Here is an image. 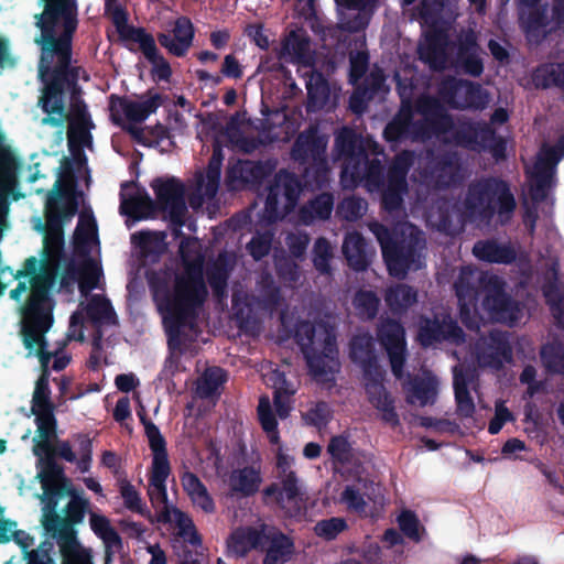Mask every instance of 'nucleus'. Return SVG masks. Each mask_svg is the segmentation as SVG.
I'll list each match as a JSON object with an SVG mask.
<instances>
[{
  "label": "nucleus",
  "mask_w": 564,
  "mask_h": 564,
  "mask_svg": "<svg viewBox=\"0 0 564 564\" xmlns=\"http://www.w3.org/2000/svg\"><path fill=\"white\" fill-rule=\"evenodd\" d=\"M50 305L44 303L41 311V317L37 319L34 314V305L31 306L26 315L24 345L30 354L40 358L43 366V372L35 382L32 398L31 411L35 415L37 434L34 438V454L39 457L37 478L41 481L44 502L54 495L66 494L77 498L78 494L73 488L70 481L63 475L62 469L53 460L54 448L52 438L55 435V417L53 414V404L51 402V391L48 388V355L44 352L43 330L50 324Z\"/></svg>",
  "instance_id": "nucleus-1"
},
{
  "label": "nucleus",
  "mask_w": 564,
  "mask_h": 564,
  "mask_svg": "<svg viewBox=\"0 0 564 564\" xmlns=\"http://www.w3.org/2000/svg\"><path fill=\"white\" fill-rule=\"evenodd\" d=\"M77 209V194L74 191V177L68 166H63L54 188L52 189L45 206L46 229L44 236L43 259L41 260L40 272L36 273V260L30 259L25 263V273L34 274L31 279V295L28 305L23 312V337L25 336L26 315L34 305V314L37 319L41 317V311L44 303L50 305V324L43 330L45 334L52 325L53 304L47 296V288L53 281L57 261L62 249V224L74 216ZM43 336L44 352L48 355V360L54 357L53 368L62 370L66 367L69 359L65 355L57 356L48 349V344Z\"/></svg>",
  "instance_id": "nucleus-2"
},
{
  "label": "nucleus",
  "mask_w": 564,
  "mask_h": 564,
  "mask_svg": "<svg viewBox=\"0 0 564 564\" xmlns=\"http://www.w3.org/2000/svg\"><path fill=\"white\" fill-rule=\"evenodd\" d=\"M206 295L200 264H188L182 274L158 275L153 281V296L170 333L172 346L177 344L178 328L193 307Z\"/></svg>",
  "instance_id": "nucleus-3"
},
{
  "label": "nucleus",
  "mask_w": 564,
  "mask_h": 564,
  "mask_svg": "<svg viewBox=\"0 0 564 564\" xmlns=\"http://www.w3.org/2000/svg\"><path fill=\"white\" fill-rule=\"evenodd\" d=\"M44 1L46 8L37 21L42 35L36 42L43 50L40 67H51L55 57L56 67H67L70 37L77 24L75 0Z\"/></svg>",
  "instance_id": "nucleus-4"
},
{
  "label": "nucleus",
  "mask_w": 564,
  "mask_h": 564,
  "mask_svg": "<svg viewBox=\"0 0 564 564\" xmlns=\"http://www.w3.org/2000/svg\"><path fill=\"white\" fill-rule=\"evenodd\" d=\"M145 434L152 452L151 477L149 496L154 505H162L161 518L178 528V533L189 542H197V535L193 521L181 510L166 505L165 481L171 473L170 463L165 449V442L158 427L150 422L144 423Z\"/></svg>",
  "instance_id": "nucleus-5"
},
{
  "label": "nucleus",
  "mask_w": 564,
  "mask_h": 564,
  "mask_svg": "<svg viewBox=\"0 0 564 564\" xmlns=\"http://www.w3.org/2000/svg\"><path fill=\"white\" fill-rule=\"evenodd\" d=\"M295 336L313 376L318 380H328L327 376L338 369L333 328L322 322L302 323Z\"/></svg>",
  "instance_id": "nucleus-6"
},
{
  "label": "nucleus",
  "mask_w": 564,
  "mask_h": 564,
  "mask_svg": "<svg viewBox=\"0 0 564 564\" xmlns=\"http://www.w3.org/2000/svg\"><path fill=\"white\" fill-rule=\"evenodd\" d=\"M75 261L70 278L78 282L79 290L86 294L99 286L101 271L97 261L99 253L95 219L82 214L74 236Z\"/></svg>",
  "instance_id": "nucleus-7"
},
{
  "label": "nucleus",
  "mask_w": 564,
  "mask_h": 564,
  "mask_svg": "<svg viewBox=\"0 0 564 564\" xmlns=\"http://www.w3.org/2000/svg\"><path fill=\"white\" fill-rule=\"evenodd\" d=\"M371 230L380 242L382 254L389 273L397 278H403L408 270L416 269L420 261V253L416 247L420 242V232L409 224L400 226L398 232L402 239L392 238L391 234L381 225H371Z\"/></svg>",
  "instance_id": "nucleus-8"
},
{
  "label": "nucleus",
  "mask_w": 564,
  "mask_h": 564,
  "mask_svg": "<svg viewBox=\"0 0 564 564\" xmlns=\"http://www.w3.org/2000/svg\"><path fill=\"white\" fill-rule=\"evenodd\" d=\"M39 105L47 115L42 120L43 124L61 127L65 120H68V139L70 141L82 140L85 137L89 126L85 106L77 98H74L69 110L65 113L62 104V90L57 82L45 86L39 99Z\"/></svg>",
  "instance_id": "nucleus-9"
},
{
  "label": "nucleus",
  "mask_w": 564,
  "mask_h": 564,
  "mask_svg": "<svg viewBox=\"0 0 564 564\" xmlns=\"http://www.w3.org/2000/svg\"><path fill=\"white\" fill-rule=\"evenodd\" d=\"M471 213L482 210L485 207L497 209L500 221H506L514 208V200L503 182L489 181L474 186L466 199Z\"/></svg>",
  "instance_id": "nucleus-10"
},
{
  "label": "nucleus",
  "mask_w": 564,
  "mask_h": 564,
  "mask_svg": "<svg viewBox=\"0 0 564 564\" xmlns=\"http://www.w3.org/2000/svg\"><path fill=\"white\" fill-rule=\"evenodd\" d=\"M563 155V148L543 147L534 163L528 167L531 195L534 199L545 197V189L552 184L554 167Z\"/></svg>",
  "instance_id": "nucleus-11"
},
{
  "label": "nucleus",
  "mask_w": 564,
  "mask_h": 564,
  "mask_svg": "<svg viewBox=\"0 0 564 564\" xmlns=\"http://www.w3.org/2000/svg\"><path fill=\"white\" fill-rule=\"evenodd\" d=\"M482 307L490 319L513 323L519 317V308L511 303L502 292L498 280L490 281V285L482 293Z\"/></svg>",
  "instance_id": "nucleus-12"
},
{
  "label": "nucleus",
  "mask_w": 564,
  "mask_h": 564,
  "mask_svg": "<svg viewBox=\"0 0 564 564\" xmlns=\"http://www.w3.org/2000/svg\"><path fill=\"white\" fill-rule=\"evenodd\" d=\"M297 183L288 176L280 177L267 198L268 219L283 217L295 204Z\"/></svg>",
  "instance_id": "nucleus-13"
},
{
  "label": "nucleus",
  "mask_w": 564,
  "mask_h": 564,
  "mask_svg": "<svg viewBox=\"0 0 564 564\" xmlns=\"http://www.w3.org/2000/svg\"><path fill=\"white\" fill-rule=\"evenodd\" d=\"M275 456L276 468L282 482L281 501L284 508L291 511L297 508L299 505V487L296 477L292 470L294 459L280 445L275 451Z\"/></svg>",
  "instance_id": "nucleus-14"
},
{
  "label": "nucleus",
  "mask_w": 564,
  "mask_h": 564,
  "mask_svg": "<svg viewBox=\"0 0 564 564\" xmlns=\"http://www.w3.org/2000/svg\"><path fill=\"white\" fill-rule=\"evenodd\" d=\"M158 199L172 220L181 221L185 213L184 189L176 181L161 182L155 185Z\"/></svg>",
  "instance_id": "nucleus-15"
},
{
  "label": "nucleus",
  "mask_w": 564,
  "mask_h": 564,
  "mask_svg": "<svg viewBox=\"0 0 564 564\" xmlns=\"http://www.w3.org/2000/svg\"><path fill=\"white\" fill-rule=\"evenodd\" d=\"M161 105L159 95H151L139 101L117 99L112 101L111 110L115 117L122 115L131 122H140Z\"/></svg>",
  "instance_id": "nucleus-16"
},
{
  "label": "nucleus",
  "mask_w": 564,
  "mask_h": 564,
  "mask_svg": "<svg viewBox=\"0 0 564 564\" xmlns=\"http://www.w3.org/2000/svg\"><path fill=\"white\" fill-rule=\"evenodd\" d=\"M380 339L389 354L394 375L400 377L404 352V333L402 327L394 322L383 324L380 328Z\"/></svg>",
  "instance_id": "nucleus-17"
},
{
  "label": "nucleus",
  "mask_w": 564,
  "mask_h": 564,
  "mask_svg": "<svg viewBox=\"0 0 564 564\" xmlns=\"http://www.w3.org/2000/svg\"><path fill=\"white\" fill-rule=\"evenodd\" d=\"M263 544L268 543L264 564H284L293 553L292 542L273 528L262 525Z\"/></svg>",
  "instance_id": "nucleus-18"
},
{
  "label": "nucleus",
  "mask_w": 564,
  "mask_h": 564,
  "mask_svg": "<svg viewBox=\"0 0 564 564\" xmlns=\"http://www.w3.org/2000/svg\"><path fill=\"white\" fill-rule=\"evenodd\" d=\"M194 30L189 20L181 18L175 22L172 34L162 33L159 35L160 43L172 54L183 55L192 44Z\"/></svg>",
  "instance_id": "nucleus-19"
},
{
  "label": "nucleus",
  "mask_w": 564,
  "mask_h": 564,
  "mask_svg": "<svg viewBox=\"0 0 564 564\" xmlns=\"http://www.w3.org/2000/svg\"><path fill=\"white\" fill-rule=\"evenodd\" d=\"M58 545L63 564H93L90 551L78 542L73 528L65 527L59 534Z\"/></svg>",
  "instance_id": "nucleus-20"
},
{
  "label": "nucleus",
  "mask_w": 564,
  "mask_h": 564,
  "mask_svg": "<svg viewBox=\"0 0 564 564\" xmlns=\"http://www.w3.org/2000/svg\"><path fill=\"white\" fill-rule=\"evenodd\" d=\"M479 94L480 90L471 84L453 80L444 84L441 90L442 98L458 108L478 107L479 104L475 100V97Z\"/></svg>",
  "instance_id": "nucleus-21"
},
{
  "label": "nucleus",
  "mask_w": 564,
  "mask_h": 564,
  "mask_svg": "<svg viewBox=\"0 0 564 564\" xmlns=\"http://www.w3.org/2000/svg\"><path fill=\"white\" fill-rule=\"evenodd\" d=\"M437 393V381L431 373L425 372L422 378L415 379L406 386L408 401L417 406H425L434 402Z\"/></svg>",
  "instance_id": "nucleus-22"
},
{
  "label": "nucleus",
  "mask_w": 564,
  "mask_h": 564,
  "mask_svg": "<svg viewBox=\"0 0 564 564\" xmlns=\"http://www.w3.org/2000/svg\"><path fill=\"white\" fill-rule=\"evenodd\" d=\"M182 486L188 496L193 506L205 513H212L215 510V503L207 488L192 473H185L182 477Z\"/></svg>",
  "instance_id": "nucleus-23"
},
{
  "label": "nucleus",
  "mask_w": 564,
  "mask_h": 564,
  "mask_svg": "<svg viewBox=\"0 0 564 564\" xmlns=\"http://www.w3.org/2000/svg\"><path fill=\"white\" fill-rule=\"evenodd\" d=\"M352 138V132L347 129L343 130L337 137V147L348 156L341 175V182L346 187L354 186L361 178L365 171L364 163L352 164L355 161L351 155Z\"/></svg>",
  "instance_id": "nucleus-24"
},
{
  "label": "nucleus",
  "mask_w": 564,
  "mask_h": 564,
  "mask_svg": "<svg viewBox=\"0 0 564 564\" xmlns=\"http://www.w3.org/2000/svg\"><path fill=\"white\" fill-rule=\"evenodd\" d=\"M263 544L262 525L260 529L241 528L236 530L228 540V552L235 556H243L250 550Z\"/></svg>",
  "instance_id": "nucleus-25"
},
{
  "label": "nucleus",
  "mask_w": 564,
  "mask_h": 564,
  "mask_svg": "<svg viewBox=\"0 0 564 564\" xmlns=\"http://www.w3.org/2000/svg\"><path fill=\"white\" fill-rule=\"evenodd\" d=\"M460 329L453 325L452 322H444L442 326H437L434 322H426L420 329L419 338L423 345L427 346L434 340L442 338L457 341L460 339Z\"/></svg>",
  "instance_id": "nucleus-26"
},
{
  "label": "nucleus",
  "mask_w": 564,
  "mask_h": 564,
  "mask_svg": "<svg viewBox=\"0 0 564 564\" xmlns=\"http://www.w3.org/2000/svg\"><path fill=\"white\" fill-rule=\"evenodd\" d=\"M265 379L274 388V404L279 416L285 417L290 410L289 397L294 390L286 384L284 376L276 370L268 372Z\"/></svg>",
  "instance_id": "nucleus-27"
},
{
  "label": "nucleus",
  "mask_w": 564,
  "mask_h": 564,
  "mask_svg": "<svg viewBox=\"0 0 564 564\" xmlns=\"http://www.w3.org/2000/svg\"><path fill=\"white\" fill-rule=\"evenodd\" d=\"M366 481H361L360 479L354 484L348 485L341 492L340 502L344 503L347 509L355 512H360L365 508V496L369 499H377L376 490L372 488L371 492L367 490Z\"/></svg>",
  "instance_id": "nucleus-28"
},
{
  "label": "nucleus",
  "mask_w": 564,
  "mask_h": 564,
  "mask_svg": "<svg viewBox=\"0 0 564 564\" xmlns=\"http://www.w3.org/2000/svg\"><path fill=\"white\" fill-rule=\"evenodd\" d=\"M259 484V471L253 467L235 470L228 479L230 489L242 495L253 494L258 490Z\"/></svg>",
  "instance_id": "nucleus-29"
},
{
  "label": "nucleus",
  "mask_w": 564,
  "mask_h": 564,
  "mask_svg": "<svg viewBox=\"0 0 564 564\" xmlns=\"http://www.w3.org/2000/svg\"><path fill=\"white\" fill-rule=\"evenodd\" d=\"M93 531L104 541L107 553H115L120 549V538L111 527L110 521L98 513H93L89 518Z\"/></svg>",
  "instance_id": "nucleus-30"
},
{
  "label": "nucleus",
  "mask_w": 564,
  "mask_h": 564,
  "mask_svg": "<svg viewBox=\"0 0 564 564\" xmlns=\"http://www.w3.org/2000/svg\"><path fill=\"white\" fill-rule=\"evenodd\" d=\"M138 43L144 56L153 64V70L159 79H167L171 74L169 64L158 54L153 39L145 33H137Z\"/></svg>",
  "instance_id": "nucleus-31"
},
{
  "label": "nucleus",
  "mask_w": 564,
  "mask_h": 564,
  "mask_svg": "<svg viewBox=\"0 0 564 564\" xmlns=\"http://www.w3.org/2000/svg\"><path fill=\"white\" fill-rule=\"evenodd\" d=\"M364 246V239L357 232L349 234L343 246L349 264L356 270H361L367 265V254Z\"/></svg>",
  "instance_id": "nucleus-32"
},
{
  "label": "nucleus",
  "mask_w": 564,
  "mask_h": 564,
  "mask_svg": "<svg viewBox=\"0 0 564 564\" xmlns=\"http://www.w3.org/2000/svg\"><path fill=\"white\" fill-rule=\"evenodd\" d=\"M367 391L370 402L381 412L382 419L391 424H397L398 419L384 388L379 383H371L367 386Z\"/></svg>",
  "instance_id": "nucleus-33"
},
{
  "label": "nucleus",
  "mask_w": 564,
  "mask_h": 564,
  "mask_svg": "<svg viewBox=\"0 0 564 564\" xmlns=\"http://www.w3.org/2000/svg\"><path fill=\"white\" fill-rule=\"evenodd\" d=\"M367 391L370 402L381 412L382 419L391 424H397L398 419L384 388L379 383H371L367 386Z\"/></svg>",
  "instance_id": "nucleus-34"
},
{
  "label": "nucleus",
  "mask_w": 564,
  "mask_h": 564,
  "mask_svg": "<svg viewBox=\"0 0 564 564\" xmlns=\"http://www.w3.org/2000/svg\"><path fill=\"white\" fill-rule=\"evenodd\" d=\"M458 63L460 67L471 75H479L481 73L482 64L474 35L468 39L466 45L460 50Z\"/></svg>",
  "instance_id": "nucleus-35"
},
{
  "label": "nucleus",
  "mask_w": 564,
  "mask_h": 564,
  "mask_svg": "<svg viewBox=\"0 0 564 564\" xmlns=\"http://www.w3.org/2000/svg\"><path fill=\"white\" fill-rule=\"evenodd\" d=\"M533 82L538 87L558 85L564 87V64L546 65L536 69Z\"/></svg>",
  "instance_id": "nucleus-36"
},
{
  "label": "nucleus",
  "mask_w": 564,
  "mask_h": 564,
  "mask_svg": "<svg viewBox=\"0 0 564 564\" xmlns=\"http://www.w3.org/2000/svg\"><path fill=\"white\" fill-rule=\"evenodd\" d=\"M225 381L224 371L219 368L207 369L198 380L197 393L202 398L213 397Z\"/></svg>",
  "instance_id": "nucleus-37"
},
{
  "label": "nucleus",
  "mask_w": 564,
  "mask_h": 564,
  "mask_svg": "<svg viewBox=\"0 0 564 564\" xmlns=\"http://www.w3.org/2000/svg\"><path fill=\"white\" fill-rule=\"evenodd\" d=\"M258 415L263 431L267 433L269 441L272 444L279 445V433L276 431V422L271 412L270 400L268 397H262L258 405Z\"/></svg>",
  "instance_id": "nucleus-38"
},
{
  "label": "nucleus",
  "mask_w": 564,
  "mask_h": 564,
  "mask_svg": "<svg viewBox=\"0 0 564 564\" xmlns=\"http://www.w3.org/2000/svg\"><path fill=\"white\" fill-rule=\"evenodd\" d=\"M2 197L13 191L17 183L18 163L12 153L2 147Z\"/></svg>",
  "instance_id": "nucleus-39"
},
{
  "label": "nucleus",
  "mask_w": 564,
  "mask_h": 564,
  "mask_svg": "<svg viewBox=\"0 0 564 564\" xmlns=\"http://www.w3.org/2000/svg\"><path fill=\"white\" fill-rule=\"evenodd\" d=\"M454 387L459 413L469 416L474 411V402L467 392V382L462 370H455Z\"/></svg>",
  "instance_id": "nucleus-40"
},
{
  "label": "nucleus",
  "mask_w": 564,
  "mask_h": 564,
  "mask_svg": "<svg viewBox=\"0 0 564 564\" xmlns=\"http://www.w3.org/2000/svg\"><path fill=\"white\" fill-rule=\"evenodd\" d=\"M542 359L545 366L554 371L564 367V343H552L542 349Z\"/></svg>",
  "instance_id": "nucleus-41"
},
{
  "label": "nucleus",
  "mask_w": 564,
  "mask_h": 564,
  "mask_svg": "<svg viewBox=\"0 0 564 564\" xmlns=\"http://www.w3.org/2000/svg\"><path fill=\"white\" fill-rule=\"evenodd\" d=\"M521 24L524 28L529 36H535L540 34V29H543L545 24L540 17V13L531 7L530 3H524L521 9Z\"/></svg>",
  "instance_id": "nucleus-42"
},
{
  "label": "nucleus",
  "mask_w": 564,
  "mask_h": 564,
  "mask_svg": "<svg viewBox=\"0 0 564 564\" xmlns=\"http://www.w3.org/2000/svg\"><path fill=\"white\" fill-rule=\"evenodd\" d=\"M416 300L415 293L405 285H398L391 289L387 295V302L392 308H404L412 305Z\"/></svg>",
  "instance_id": "nucleus-43"
},
{
  "label": "nucleus",
  "mask_w": 564,
  "mask_h": 564,
  "mask_svg": "<svg viewBox=\"0 0 564 564\" xmlns=\"http://www.w3.org/2000/svg\"><path fill=\"white\" fill-rule=\"evenodd\" d=\"M17 524L9 521H2V543L11 542L20 545L23 551L32 545V538L25 532L18 531Z\"/></svg>",
  "instance_id": "nucleus-44"
},
{
  "label": "nucleus",
  "mask_w": 564,
  "mask_h": 564,
  "mask_svg": "<svg viewBox=\"0 0 564 564\" xmlns=\"http://www.w3.org/2000/svg\"><path fill=\"white\" fill-rule=\"evenodd\" d=\"M84 310L86 311V315L95 322L109 321L111 318V307L108 301L100 296L91 297L83 311Z\"/></svg>",
  "instance_id": "nucleus-45"
},
{
  "label": "nucleus",
  "mask_w": 564,
  "mask_h": 564,
  "mask_svg": "<svg viewBox=\"0 0 564 564\" xmlns=\"http://www.w3.org/2000/svg\"><path fill=\"white\" fill-rule=\"evenodd\" d=\"M119 491L126 508L138 513L144 512L142 499L134 486L122 480L119 484Z\"/></svg>",
  "instance_id": "nucleus-46"
},
{
  "label": "nucleus",
  "mask_w": 564,
  "mask_h": 564,
  "mask_svg": "<svg viewBox=\"0 0 564 564\" xmlns=\"http://www.w3.org/2000/svg\"><path fill=\"white\" fill-rule=\"evenodd\" d=\"M150 200L148 197H143L142 195H138L134 198H126L123 197L121 203V208L123 213L134 217L142 218L147 217L150 212Z\"/></svg>",
  "instance_id": "nucleus-47"
},
{
  "label": "nucleus",
  "mask_w": 564,
  "mask_h": 564,
  "mask_svg": "<svg viewBox=\"0 0 564 564\" xmlns=\"http://www.w3.org/2000/svg\"><path fill=\"white\" fill-rule=\"evenodd\" d=\"M108 13L110 14L113 23L116 24L119 33L128 39L138 43L137 33H144L142 30L132 29L127 24V15L119 7L108 4Z\"/></svg>",
  "instance_id": "nucleus-48"
},
{
  "label": "nucleus",
  "mask_w": 564,
  "mask_h": 564,
  "mask_svg": "<svg viewBox=\"0 0 564 564\" xmlns=\"http://www.w3.org/2000/svg\"><path fill=\"white\" fill-rule=\"evenodd\" d=\"M473 251L474 254L481 260L490 262H505L508 260L503 250L494 242H478L475 245Z\"/></svg>",
  "instance_id": "nucleus-49"
},
{
  "label": "nucleus",
  "mask_w": 564,
  "mask_h": 564,
  "mask_svg": "<svg viewBox=\"0 0 564 564\" xmlns=\"http://www.w3.org/2000/svg\"><path fill=\"white\" fill-rule=\"evenodd\" d=\"M419 54L432 68H441L445 63L443 50L434 47L429 39L420 45Z\"/></svg>",
  "instance_id": "nucleus-50"
},
{
  "label": "nucleus",
  "mask_w": 564,
  "mask_h": 564,
  "mask_svg": "<svg viewBox=\"0 0 564 564\" xmlns=\"http://www.w3.org/2000/svg\"><path fill=\"white\" fill-rule=\"evenodd\" d=\"M400 529L410 539L419 541L423 533V528L420 525L416 517L411 512H403L398 519Z\"/></svg>",
  "instance_id": "nucleus-51"
},
{
  "label": "nucleus",
  "mask_w": 564,
  "mask_h": 564,
  "mask_svg": "<svg viewBox=\"0 0 564 564\" xmlns=\"http://www.w3.org/2000/svg\"><path fill=\"white\" fill-rule=\"evenodd\" d=\"M503 360H509V352L501 343H498L496 346H490L488 356L484 352L482 356L478 357V361L481 366L499 367Z\"/></svg>",
  "instance_id": "nucleus-52"
},
{
  "label": "nucleus",
  "mask_w": 564,
  "mask_h": 564,
  "mask_svg": "<svg viewBox=\"0 0 564 564\" xmlns=\"http://www.w3.org/2000/svg\"><path fill=\"white\" fill-rule=\"evenodd\" d=\"M457 296L460 306L462 319L469 326H477V324L470 316V308L474 307V291L469 289L465 290L462 285H457Z\"/></svg>",
  "instance_id": "nucleus-53"
},
{
  "label": "nucleus",
  "mask_w": 564,
  "mask_h": 564,
  "mask_svg": "<svg viewBox=\"0 0 564 564\" xmlns=\"http://www.w3.org/2000/svg\"><path fill=\"white\" fill-rule=\"evenodd\" d=\"M307 90L314 107H322L328 99V87L319 77L310 80Z\"/></svg>",
  "instance_id": "nucleus-54"
},
{
  "label": "nucleus",
  "mask_w": 564,
  "mask_h": 564,
  "mask_svg": "<svg viewBox=\"0 0 564 564\" xmlns=\"http://www.w3.org/2000/svg\"><path fill=\"white\" fill-rule=\"evenodd\" d=\"M346 529V522L341 518H332L318 522L315 531L319 536L325 539H334L338 533Z\"/></svg>",
  "instance_id": "nucleus-55"
},
{
  "label": "nucleus",
  "mask_w": 564,
  "mask_h": 564,
  "mask_svg": "<svg viewBox=\"0 0 564 564\" xmlns=\"http://www.w3.org/2000/svg\"><path fill=\"white\" fill-rule=\"evenodd\" d=\"M355 306L361 316L371 317L378 308V299L371 292H360L355 297Z\"/></svg>",
  "instance_id": "nucleus-56"
},
{
  "label": "nucleus",
  "mask_w": 564,
  "mask_h": 564,
  "mask_svg": "<svg viewBox=\"0 0 564 564\" xmlns=\"http://www.w3.org/2000/svg\"><path fill=\"white\" fill-rule=\"evenodd\" d=\"M365 212L366 203L359 198H347L339 206V213L346 219H356Z\"/></svg>",
  "instance_id": "nucleus-57"
},
{
  "label": "nucleus",
  "mask_w": 564,
  "mask_h": 564,
  "mask_svg": "<svg viewBox=\"0 0 564 564\" xmlns=\"http://www.w3.org/2000/svg\"><path fill=\"white\" fill-rule=\"evenodd\" d=\"M332 208V197L328 194H323L311 204V218H327L330 215Z\"/></svg>",
  "instance_id": "nucleus-58"
},
{
  "label": "nucleus",
  "mask_w": 564,
  "mask_h": 564,
  "mask_svg": "<svg viewBox=\"0 0 564 564\" xmlns=\"http://www.w3.org/2000/svg\"><path fill=\"white\" fill-rule=\"evenodd\" d=\"M371 339L367 335L356 337L351 343V357L357 361H365L370 354Z\"/></svg>",
  "instance_id": "nucleus-59"
},
{
  "label": "nucleus",
  "mask_w": 564,
  "mask_h": 564,
  "mask_svg": "<svg viewBox=\"0 0 564 564\" xmlns=\"http://www.w3.org/2000/svg\"><path fill=\"white\" fill-rule=\"evenodd\" d=\"M221 160L218 154H215L209 163V171L207 174L208 183L206 185L205 194L209 197L214 196L217 191Z\"/></svg>",
  "instance_id": "nucleus-60"
},
{
  "label": "nucleus",
  "mask_w": 564,
  "mask_h": 564,
  "mask_svg": "<svg viewBox=\"0 0 564 564\" xmlns=\"http://www.w3.org/2000/svg\"><path fill=\"white\" fill-rule=\"evenodd\" d=\"M544 294L547 299V302L551 305V310L553 315L560 321L564 322V296L554 289H546Z\"/></svg>",
  "instance_id": "nucleus-61"
},
{
  "label": "nucleus",
  "mask_w": 564,
  "mask_h": 564,
  "mask_svg": "<svg viewBox=\"0 0 564 564\" xmlns=\"http://www.w3.org/2000/svg\"><path fill=\"white\" fill-rule=\"evenodd\" d=\"M328 452L339 462H345L349 457V445L343 437H335L330 441Z\"/></svg>",
  "instance_id": "nucleus-62"
},
{
  "label": "nucleus",
  "mask_w": 564,
  "mask_h": 564,
  "mask_svg": "<svg viewBox=\"0 0 564 564\" xmlns=\"http://www.w3.org/2000/svg\"><path fill=\"white\" fill-rule=\"evenodd\" d=\"M53 545L51 543H43L37 550L30 553L28 564H55L51 557Z\"/></svg>",
  "instance_id": "nucleus-63"
},
{
  "label": "nucleus",
  "mask_w": 564,
  "mask_h": 564,
  "mask_svg": "<svg viewBox=\"0 0 564 564\" xmlns=\"http://www.w3.org/2000/svg\"><path fill=\"white\" fill-rule=\"evenodd\" d=\"M248 247L253 258L260 259L269 251L270 240L267 237H256Z\"/></svg>",
  "instance_id": "nucleus-64"
}]
</instances>
